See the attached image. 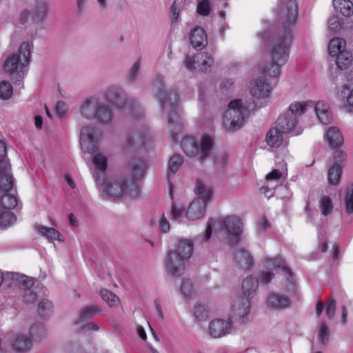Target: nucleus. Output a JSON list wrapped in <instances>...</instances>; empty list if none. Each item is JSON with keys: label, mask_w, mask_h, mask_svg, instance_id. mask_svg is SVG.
<instances>
[{"label": "nucleus", "mask_w": 353, "mask_h": 353, "mask_svg": "<svg viewBox=\"0 0 353 353\" xmlns=\"http://www.w3.org/2000/svg\"><path fill=\"white\" fill-rule=\"evenodd\" d=\"M13 94V88L12 84L6 81L0 83V98L3 100L9 99Z\"/></svg>", "instance_id": "c03bdc74"}, {"label": "nucleus", "mask_w": 353, "mask_h": 353, "mask_svg": "<svg viewBox=\"0 0 353 353\" xmlns=\"http://www.w3.org/2000/svg\"><path fill=\"white\" fill-rule=\"evenodd\" d=\"M336 97L343 102V107L348 112H353V86H343Z\"/></svg>", "instance_id": "b1692460"}, {"label": "nucleus", "mask_w": 353, "mask_h": 353, "mask_svg": "<svg viewBox=\"0 0 353 353\" xmlns=\"http://www.w3.org/2000/svg\"><path fill=\"white\" fill-rule=\"evenodd\" d=\"M79 113L83 118L91 120L98 119L100 122L108 123L111 121V110L97 96H90L85 99L79 106Z\"/></svg>", "instance_id": "0eeeda50"}, {"label": "nucleus", "mask_w": 353, "mask_h": 353, "mask_svg": "<svg viewBox=\"0 0 353 353\" xmlns=\"http://www.w3.org/2000/svg\"><path fill=\"white\" fill-rule=\"evenodd\" d=\"M57 112L60 117H64L66 115L68 112V105L67 104L63 101H59L57 103Z\"/></svg>", "instance_id": "bf43d9fd"}, {"label": "nucleus", "mask_w": 353, "mask_h": 353, "mask_svg": "<svg viewBox=\"0 0 353 353\" xmlns=\"http://www.w3.org/2000/svg\"><path fill=\"white\" fill-rule=\"evenodd\" d=\"M193 252V243L188 239H180L176 248L170 250L164 259V267L172 276H180L185 271V263Z\"/></svg>", "instance_id": "20e7f679"}, {"label": "nucleus", "mask_w": 353, "mask_h": 353, "mask_svg": "<svg viewBox=\"0 0 353 353\" xmlns=\"http://www.w3.org/2000/svg\"><path fill=\"white\" fill-rule=\"evenodd\" d=\"M30 14V12L28 10H22L16 19V23L24 25L28 21Z\"/></svg>", "instance_id": "13d9d810"}, {"label": "nucleus", "mask_w": 353, "mask_h": 353, "mask_svg": "<svg viewBox=\"0 0 353 353\" xmlns=\"http://www.w3.org/2000/svg\"><path fill=\"white\" fill-rule=\"evenodd\" d=\"M261 192L268 198L273 195L272 190L267 185H263L261 188Z\"/></svg>", "instance_id": "338daca9"}, {"label": "nucleus", "mask_w": 353, "mask_h": 353, "mask_svg": "<svg viewBox=\"0 0 353 353\" xmlns=\"http://www.w3.org/2000/svg\"><path fill=\"white\" fill-rule=\"evenodd\" d=\"M274 277V273L269 270H264L261 272L256 279L258 280V284L268 285Z\"/></svg>", "instance_id": "3c124183"}, {"label": "nucleus", "mask_w": 353, "mask_h": 353, "mask_svg": "<svg viewBox=\"0 0 353 353\" xmlns=\"http://www.w3.org/2000/svg\"><path fill=\"white\" fill-rule=\"evenodd\" d=\"M181 147L187 156L194 157L198 154L201 159H204L212 151L214 141L208 134L201 136L199 142L196 141L192 137L186 136L182 139Z\"/></svg>", "instance_id": "1a4fd4ad"}, {"label": "nucleus", "mask_w": 353, "mask_h": 353, "mask_svg": "<svg viewBox=\"0 0 353 353\" xmlns=\"http://www.w3.org/2000/svg\"><path fill=\"white\" fill-rule=\"evenodd\" d=\"M146 165L143 161L132 163L131 168L108 179L97 183L103 198L110 200L134 199L139 196L141 180L145 172Z\"/></svg>", "instance_id": "f03ea898"}, {"label": "nucleus", "mask_w": 353, "mask_h": 353, "mask_svg": "<svg viewBox=\"0 0 353 353\" xmlns=\"http://www.w3.org/2000/svg\"><path fill=\"white\" fill-rule=\"evenodd\" d=\"M234 312L242 323H247L250 312V300L241 298L234 305Z\"/></svg>", "instance_id": "5701e85b"}, {"label": "nucleus", "mask_w": 353, "mask_h": 353, "mask_svg": "<svg viewBox=\"0 0 353 353\" xmlns=\"http://www.w3.org/2000/svg\"><path fill=\"white\" fill-rule=\"evenodd\" d=\"M248 108L242 99L232 100L224 113L223 125L228 131L239 129L244 123L245 113Z\"/></svg>", "instance_id": "9b49d317"}, {"label": "nucleus", "mask_w": 353, "mask_h": 353, "mask_svg": "<svg viewBox=\"0 0 353 353\" xmlns=\"http://www.w3.org/2000/svg\"><path fill=\"white\" fill-rule=\"evenodd\" d=\"M297 6L294 0L280 2L279 17L282 21L283 34L273 40L270 49V63L264 69V73L272 77H278L281 68L284 65L289 58L290 45L292 40L291 27L297 19Z\"/></svg>", "instance_id": "f257e3e1"}, {"label": "nucleus", "mask_w": 353, "mask_h": 353, "mask_svg": "<svg viewBox=\"0 0 353 353\" xmlns=\"http://www.w3.org/2000/svg\"><path fill=\"white\" fill-rule=\"evenodd\" d=\"M196 12L201 16H208L211 12L210 0H197Z\"/></svg>", "instance_id": "de8ad7c7"}, {"label": "nucleus", "mask_w": 353, "mask_h": 353, "mask_svg": "<svg viewBox=\"0 0 353 353\" xmlns=\"http://www.w3.org/2000/svg\"><path fill=\"white\" fill-rule=\"evenodd\" d=\"M34 228L42 236L45 237L50 242H53L54 241H63V236L60 232L53 228H48L43 225H36Z\"/></svg>", "instance_id": "7c9ffc66"}, {"label": "nucleus", "mask_w": 353, "mask_h": 353, "mask_svg": "<svg viewBox=\"0 0 353 353\" xmlns=\"http://www.w3.org/2000/svg\"><path fill=\"white\" fill-rule=\"evenodd\" d=\"M227 160H228V158H227L226 154H222L216 157L215 163H216L217 165H220L221 167H224V165L227 163Z\"/></svg>", "instance_id": "0e129e2a"}, {"label": "nucleus", "mask_w": 353, "mask_h": 353, "mask_svg": "<svg viewBox=\"0 0 353 353\" xmlns=\"http://www.w3.org/2000/svg\"><path fill=\"white\" fill-rule=\"evenodd\" d=\"M194 314L198 321H203L208 316V311L205 310V307L201 305H196L194 307Z\"/></svg>", "instance_id": "603ef678"}, {"label": "nucleus", "mask_w": 353, "mask_h": 353, "mask_svg": "<svg viewBox=\"0 0 353 353\" xmlns=\"http://www.w3.org/2000/svg\"><path fill=\"white\" fill-rule=\"evenodd\" d=\"M330 328L328 325L325 322H322L319 326V342L323 345H325L329 339Z\"/></svg>", "instance_id": "09e8293b"}, {"label": "nucleus", "mask_w": 353, "mask_h": 353, "mask_svg": "<svg viewBox=\"0 0 353 353\" xmlns=\"http://www.w3.org/2000/svg\"><path fill=\"white\" fill-rule=\"evenodd\" d=\"M265 265L267 268H272L274 270L281 268L283 271L289 276H292V272L286 265L285 261L280 257H274L272 259L268 258L265 260Z\"/></svg>", "instance_id": "473e14b6"}, {"label": "nucleus", "mask_w": 353, "mask_h": 353, "mask_svg": "<svg viewBox=\"0 0 353 353\" xmlns=\"http://www.w3.org/2000/svg\"><path fill=\"white\" fill-rule=\"evenodd\" d=\"M265 303L267 307L270 309L280 310L288 307L290 301L284 295L272 293L268 296Z\"/></svg>", "instance_id": "4be33fe9"}, {"label": "nucleus", "mask_w": 353, "mask_h": 353, "mask_svg": "<svg viewBox=\"0 0 353 353\" xmlns=\"http://www.w3.org/2000/svg\"><path fill=\"white\" fill-rule=\"evenodd\" d=\"M283 132L276 126L269 130L266 135V141L271 148H279L283 141Z\"/></svg>", "instance_id": "c756f323"}, {"label": "nucleus", "mask_w": 353, "mask_h": 353, "mask_svg": "<svg viewBox=\"0 0 353 353\" xmlns=\"http://www.w3.org/2000/svg\"><path fill=\"white\" fill-rule=\"evenodd\" d=\"M99 132L94 128L85 126L80 132L79 141L84 153L93 154L97 150Z\"/></svg>", "instance_id": "4468645a"}, {"label": "nucleus", "mask_w": 353, "mask_h": 353, "mask_svg": "<svg viewBox=\"0 0 353 353\" xmlns=\"http://www.w3.org/2000/svg\"><path fill=\"white\" fill-rule=\"evenodd\" d=\"M12 210L0 209V227L6 228L12 225L17 220Z\"/></svg>", "instance_id": "a19ab883"}, {"label": "nucleus", "mask_w": 353, "mask_h": 353, "mask_svg": "<svg viewBox=\"0 0 353 353\" xmlns=\"http://www.w3.org/2000/svg\"><path fill=\"white\" fill-rule=\"evenodd\" d=\"M7 154V148L5 142L0 141V168H3L5 165L8 164L10 167V164L8 162L3 161L4 158ZM11 172V170H10Z\"/></svg>", "instance_id": "6e6d98bb"}, {"label": "nucleus", "mask_w": 353, "mask_h": 353, "mask_svg": "<svg viewBox=\"0 0 353 353\" xmlns=\"http://www.w3.org/2000/svg\"><path fill=\"white\" fill-rule=\"evenodd\" d=\"M320 209L322 214L327 216L330 214L333 210V203L329 196H323L320 200Z\"/></svg>", "instance_id": "a18cd8bd"}, {"label": "nucleus", "mask_w": 353, "mask_h": 353, "mask_svg": "<svg viewBox=\"0 0 353 353\" xmlns=\"http://www.w3.org/2000/svg\"><path fill=\"white\" fill-rule=\"evenodd\" d=\"M125 144L129 147H141L150 150L153 145V137L146 126L130 132L125 139Z\"/></svg>", "instance_id": "ddd939ff"}, {"label": "nucleus", "mask_w": 353, "mask_h": 353, "mask_svg": "<svg viewBox=\"0 0 353 353\" xmlns=\"http://www.w3.org/2000/svg\"><path fill=\"white\" fill-rule=\"evenodd\" d=\"M140 68L139 61L134 63L128 74V79L131 81H134L139 74Z\"/></svg>", "instance_id": "4d7b16f0"}, {"label": "nucleus", "mask_w": 353, "mask_h": 353, "mask_svg": "<svg viewBox=\"0 0 353 353\" xmlns=\"http://www.w3.org/2000/svg\"><path fill=\"white\" fill-rule=\"evenodd\" d=\"M330 105L324 101H319L314 105V111L317 119L323 125H328L332 121Z\"/></svg>", "instance_id": "412c9836"}, {"label": "nucleus", "mask_w": 353, "mask_h": 353, "mask_svg": "<svg viewBox=\"0 0 353 353\" xmlns=\"http://www.w3.org/2000/svg\"><path fill=\"white\" fill-rule=\"evenodd\" d=\"M171 11H172L171 21H172V23H175L179 17V11L177 9L176 6H175V3H174L171 6Z\"/></svg>", "instance_id": "e2e57ef3"}, {"label": "nucleus", "mask_w": 353, "mask_h": 353, "mask_svg": "<svg viewBox=\"0 0 353 353\" xmlns=\"http://www.w3.org/2000/svg\"><path fill=\"white\" fill-rule=\"evenodd\" d=\"M183 163V159L181 155L175 154L168 161V170L170 172L176 173Z\"/></svg>", "instance_id": "49530a36"}, {"label": "nucleus", "mask_w": 353, "mask_h": 353, "mask_svg": "<svg viewBox=\"0 0 353 353\" xmlns=\"http://www.w3.org/2000/svg\"><path fill=\"white\" fill-rule=\"evenodd\" d=\"M15 181L10 166L6 164L0 168V209L12 210L18 204V199L14 194Z\"/></svg>", "instance_id": "423d86ee"}, {"label": "nucleus", "mask_w": 353, "mask_h": 353, "mask_svg": "<svg viewBox=\"0 0 353 353\" xmlns=\"http://www.w3.org/2000/svg\"><path fill=\"white\" fill-rule=\"evenodd\" d=\"M270 228V223L268 222V221L265 219H262L261 223L259 225L257 230L259 232H263L266 229Z\"/></svg>", "instance_id": "69168bd1"}, {"label": "nucleus", "mask_w": 353, "mask_h": 353, "mask_svg": "<svg viewBox=\"0 0 353 353\" xmlns=\"http://www.w3.org/2000/svg\"><path fill=\"white\" fill-rule=\"evenodd\" d=\"M336 302L333 299L329 300L325 307V314L327 319H332L334 315L336 312Z\"/></svg>", "instance_id": "864d4df0"}, {"label": "nucleus", "mask_w": 353, "mask_h": 353, "mask_svg": "<svg viewBox=\"0 0 353 353\" xmlns=\"http://www.w3.org/2000/svg\"><path fill=\"white\" fill-rule=\"evenodd\" d=\"M31 48L32 46L29 42H22L19 51L9 56L4 64L5 71L9 74L10 79L15 83H20L24 78V68L30 61Z\"/></svg>", "instance_id": "39448f33"}, {"label": "nucleus", "mask_w": 353, "mask_h": 353, "mask_svg": "<svg viewBox=\"0 0 353 353\" xmlns=\"http://www.w3.org/2000/svg\"><path fill=\"white\" fill-rule=\"evenodd\" d=\"M276 126L283 133L292 132L294 135L301 134V130L298 127V120L296 117L286 112L281 114L276 120Z\"/></svg>", "instance_id": "dca6fc26"}, {"label": "nucleus", "mask_w": 353, "mask_h": 353, "mask_svg": "<svg viewBox=\"0 0 353 353\" xmlns=\"http://www.w3.org/2000/svg\"><path fill=\"white\" fill-rule=\"evenodd\" d=\"M324 139L326 143L333 148L340 146L343 142V137L337 127L329 128L324 135Z\"/></svg>", "instance_id": "cd10ccee"}, {"label": "nucleus", "mask_w": 353, "mask_h": 353, "mask_svg": "<svg viewBox=\"0 0 353 353\" xmlns=\"http://www.w3.org/2000/svg\"><path fill=\"white\" fill-rule=\"evenodd\" d=\"M235 260L242 268H250L253 262V259L249 252L243 249H239L234 254Z\"/></svg>", "instance_id": "f704fd0d"}, {"label": "nucleus", "mask_w": 353, "mask_h": 353, "mask_svg": "<svg viewBox=\"0 0 353 353\" xmlns=\"http://www.w3.org/2000/svg\"><path fill=\"white\" fill-rule=\"evenodd\" d=\"M154 88L158 92L161 110L168 117L170 139L175 142L183 128V123L179 114V95L175 90L167 91L165 90L164 78L161 76L157 77L154 82Z\"/></svg>", "instance_id": "7ed1b4c3"}, {"label": "nucleus", "mask_w": 353, "mask_h": 353, "mask_svg": "<svg viewBox=\"0 0 353 353\" xmlns=\"http://www.w3.org/2000/svg\"><path fill=\"white\" fill-rule=\"evenodd\" d=\"M346 42L345 39L340 37H334L331 39L328 44V52L330 55L337 57L342 51L346 50Z\"/></svg>", "instance_id": "72a5a7b5"}, {"label": "nucleus", "mask_w": 353, "mask_h": 353, "mask_svg": "<svg viewBox=\"0 0 353 353\" xmlns=\"http://www.w3.org/2000/svg\"><path fill=\"white\" fill-rule=\"evenodd\" d=\"M281 176V172H279L277 170H273L270 173H269L267 175L266 179L268 181H278L280 179Z\"/></svg>", "instance_id": "680f3d73"}, {"label": "nucleus", "mask_w": 353, "mask_h": 353, "mask_svg": "<svg viewBox=\"0 0 353 353\" xmlns=\"http://www.w3.org/2000/svg\"><path fill=\"white\" fill-rule=\"evenodd\" d=\"M12 349L16 352H26L30 350L32 345V336L30 334H12L10 341Z\"/></svg>", "instance_id": "f3484780"}, {"label": "nucleus", "mask_w": 353, "mask_h": 353, "mask_svg": "<svg viewBox=\"0 0 353 353\" xmlns=\"http://www.w3.org/2000/svg\"><path fill=\"white\" fill-rule=\"evenodd\" d=\"M159 228L163 233H167L170 230V223L164 215H162L159 221Z\"/></svg>", "instance_id": "052dcab7"}, {"label": "nucleus", "mask_w": 353, "mask_h": 353, "mask_svg": "<svg viewBox=\"0 0 353 353\" xmlns=\"http://www.w3.org/2000/svg\"><path fill=\"white\" fill-rule=\"evenodd\" d=\"M99 308L96 305H91L82 310L80 314V319L81 321L90 319L97 314Z\"/></svg>", "instance_id": "8fccbe9b"}, {"label": "nucleus", "mask_w": 353, "mask_h": 353, "mask_svg": "<svg viewBox=\"0 0 353 353\" xmlns=\"http://www.w3.org/2000/svg\"><path fill=\"white\" fill-rule=\"evenodd\" d=\"M6 275L21 285V290L23 292V299L26 303H32L35 301L37 295L31 290L34 284V279L17 272H7Z\"/></svg>", "instance_id": "2eb2a0df"}, {"label": "nucleus", "mask_w": 353, "mask_h": 353, "mask_svg": "<svg viewBox=\"0 0 353 353\" xmlns=\"http://www.w3.org/2000/svg\"><path fill=\"white\" fill-rule=\"evenodd\" d=\"M194 192L196 195V198L194 199H199L205 205L210 201L213 194L211 187L199 180L196 181Z\"/></svg>", "instance_id": "bb28decb"}, {"label": "nucleus", "mask_w": 353, "mask_h": 353, "mask_svg": "<svg viewBox=\"0 0 353 353\" xmlns=\"http://www.w3.org/2000/svg\"><path fill=\"white\" fill-rule=\"evenodd\" d=\"M272 87L265 79H257L250 83V92L255 99L269 97Z\"/></svg>", "instance_id": "6ab92c4d"}, {"label": "nucleus", "mask_w": 353, "mask_h": 353, "mask_svg": "<svg viewBox=\"0 0 353 353\" xmlns=\"http://www.w3.org/2000/svg\"><path fill=\"white\" fill-rule=\"evenodd\" d=\"M232 331V327L230 321L223 319H214L209 325L208 332L213 338H220L229 334Z\"/></svg>", "instance_id": "a211bd4d"}, {"label": "nucleus", "mask_w": 353, "mask_h": 353, "mask_svg": "<svg viewBox=\"0 0 353 353\" xmlns=\"http://www.w3.org/2000/svg\"><path fill=\"white\" fill-rule=\"evenodd\" d=\"M345 212L351 219H353V184H348L345 189Z\"/></svg>", "instance_id": "58836bf2"}, {"label": "nucleus", "mask_w": 353, "mask_h": 353, "mask_svg": "<svg viewBox=\"0 0 353 353\" xmlns=\"http://www.w3.org/2000/svg\"><path fill=\"white\" fill-rule=\"evenodd\" d=\"M180 291L186 299H191L196 296V290L193 282L190 279H185L182 281Z\"/></svg>", "instance_id": "e433bc0d"}, {"label": "nucleus", "mask_w": 353, "mask_h": 353, "mask_svg": "<svg viewBox=\"0 0 353 353\" xmlns=\"http://www.w3.org/2000/svg\"><path fill=\"white\" fill-rule=\"evenodd\" d=\"M215 225L219 226L225 231L230 243H236L243 232V222L241 218L236 215H229L208 225L204 235L205 241H208L211 237L212 228Z\"/></svg>", "instance_id": "6e6552de"}, {"label": "nucleus", "mask_w": 353, "mask_h": 353, "mask_svg": "<svg viewBox=\"0 0 353 353\" xmlns=\"http://www.w3.org/2000/svg\"><path fill=\"white\" fill-rule=\"evenodd\" d=\"M93 164L94 170L93 176L97 183L105 179V171L108 167V158L102 153L98 152L93 157Z\"/></svg>", "instance_id": "aec40b11"}, {"label": "nucleus", "mask_w": 353, "mask_h": 353, "mask_svg": "<svg viewBox=\"0 0 353 353\" xmlns=\"http://www.w3.org/2000/svg\"><path fill=\"white\" fill-rule=\"evenodd\" d=\"M352 63V56L347 50H343L336 57V64L340 70L348 68Z\"/></svg>", "instance_id": "ea45409f"}, {"label": "nucleus", "mask_w": 353, "mask_h": 353, "mask_svg": "<svg viewBox=\"0 0 353 353\" xmlns=\"http://www.w3.org/2000/svg\"><path fill=\"white\" fill-rule=\"evenodd\" d=\"M101 296L102 299L110 306L114 307L119 304V297L107 290H101Z\"/></svg>", "instance_id": "37998d69"}, {"label": "nucleus", "mask_w": 353, "mask_h": 353, "mask_svg": "<svg viewBox=\"0 0 353 353\" xmlns=\"http://www.w3.org/2000/svg\"><path fill=\"white\" fill-rule=\"evenodd\" d=\"M258 285L256 278L252 276L246 277L242 283L243 299L251 300L256 293Z\"/></svg>", "instance_id": "393cba45"}, {"label": "nucleus", "mask_w": 353, "mask_h": 353, "mask_svg": "<svg viewBox=\"0 0 353 353\" xmlns=\"http://www.w3.org/2000/svg\"><path fill=\"white\" fill-rule=\"evenodd\" d=\"M342 165L338 161L328 169L327 180L330 185H336L341 179Z\"/></svg>", "instance_id": "c9c22d12"}, {"label": "nucleus", "mask_w": 353, "mask_h": 353, "mask_svg": "<svg viewBox=\"0 0 353 353\" xmlns=\"http://www.w3.org/2000/svg\"><path fill=\"white\" fill-rule=\"evenodd\" d=\"M130 114L132 118L139 119L143 116V112L139 108H133L130 111Z\"/></svg>", "instance_id": "774afa93"}, {"label": "nucleus", "mask_w": 353, "mask_h": 353, "mask_svg": "<svg viewBox=\"0 0 353 353\" xmlns=\"http://www.w3.org/2000/svg\"><path fill=\"white\" fill-rule=\"evenodd\" d=\"M307 106L308 104L306 101H295L290 104L288 112L296 118V117L302 116L305 113Z\"/></svg>", "instance_id": "4c0bfd02"}, {"label": "nucleus", "mask_w": 353, "mask_h": 353, "mask_svg": "<svg viewBox=\"0 0 353 353\" xmlns=\"http://www.w3.org/2000/svg\"><path fill=\"white\" fill-rule=\"evenodd\" d=\"M335 11L344 17H350L353 14V2L350 0H332Z\"/></svg>", "instance_id": "c85d7f7f"}, {"label": "nucleus", "mask_w": 353, "mask_h": 353, "mask_svg": "<svg viewBox=\"0 0 353 353\" xmlns=\"http://www.w3.org/2000/svg\"><path fill=\"white\" fill-rule=\"evenodd\" d=\"M52 307L48 299H43L39 303L38 310L41 315H44L46 311H50Z\"/></svg>", "instance_id": "5fc2aeb1"}, {"label": "nucleus", "mask_w": 353, "mask_h": 353, "mask_svg": "<svg viewBox=\"0 0 353 353\" xmlns=\"http://www.w3.org/2000/svg\"><path fill=\"white\" fill-rule=\"evenodd\" d=\"M214 65L212 56L206 52H198L194 55H188L184 60L185 67L190 70L201 72L210 71Z\"/></svg>", "instance_id": "f8f14e48"}, {"label": "nucleus", "mask_w": 353, "mask_h": 353, "mask_svg": "<svg viewBox=\"0 0 353 353\" xmlns=\"http://www.w3.org/2000/svg\"><path fill=\"white\" fill-rule=\"evenodd\" d=\"M205 212V205L199 199H194L188 208L183 206H172L171 208V219L178 223H185L186 221H193L203 217Z\"/></svg>", "instance_id": "9d476101"}, {"label": "nucleus", "mask_w": 353, "mask_h": 353, "mask_svg": "<svg viewBox=\"0 0 353 353\" xmlns=\"http://www.w3.org/2000/svg\"><path fill=\"white\" fill-rule=\"evenodd\" d=\"M190 42L194 48H203L208 44L207 34L201 27L195 28L190 34Z\"/></svg>", "instance_id": "a878e982"}, {"label": "nucleus", "mask_w": 353, "mask_h": 353, "mask_svg": "<svg viewBox=\"0 0 353 353\" xmlns=\"http://www.w3.org/2000/svg\"><path fill=\"white\" fill-rule=\"evenodd\" d=\"M48 12V6L45 3L37 5L34 9L32 14V20L36 22L43 21L47 17Z\"/></svg>", "instance_id": "79ce46f5"}, {"label": "nucleus", "mask_w": 353, "mask_h": 353, "mask_svg": "<svg viewBox=\"0 0 353 353\" xmlns=\"http://www.w3.org/2000/svg\"><path fill=\"white\" fill-rule=\"evenodd\" d=\"M104 99L109 103H113L117 106L123 108L125 106V103L121 105L119 102L121 93L120 89L115 86H110L106 88L103 93Z\"/></svg>", "instance_id": "2f4dec72"}]
</instances>
